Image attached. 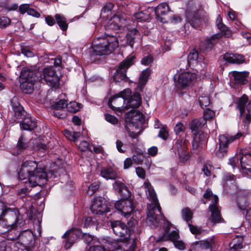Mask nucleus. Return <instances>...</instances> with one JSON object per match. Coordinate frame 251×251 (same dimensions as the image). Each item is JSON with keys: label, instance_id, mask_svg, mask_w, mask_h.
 <instances>
[{"label": "nucleus", "instance_id": "bf43d9fd", "mask_svg": "<svg viewBox=\"0 0 251 251\" xmlns=\"http://www.w3.org/2000/svg\"><path fill=\"white\" fill-rule=\"evenodd\" d=\"M53 115L59 118H64L65 117V114L62 110L53 109Z\"/></svg>", "mask_w": 251, "mask_h": 251}, {"label": "nucleus", "instance_id": "774afa93", "mask_svg": "<svg viewBox=\"0 0 251 251\" xmlns=\"http://www.w3.org/2000/svg\"><path fill=\"white\" fill-rule=\"evenodd\" d=\"M45 21L46 23L50 26L53 25L55 23L54 19L51 16H48L46 18Z\"/></svg>", "mask_w": 251, "mask_h": 251}, {"label": "nucleus", "instance_id": "338daca9", "mask_svg": "<svg viewBox=\"0 0 251 251\" xmlns=\"http://www.w3.org/2000/svg\"><path fill=\"white\" fill-rule=\"evenodd\" d=\"M34 148L36 150H38L41 152H44L46 150V146L43 144H38L34 146Z\"/></svg>", "mask_w": 251, "mask_h": 251}, {"label": "nucleus", "instance_id": "f704fd0d", "mask_svg": "<svg viewBox=\"0 0 251 251\" xmlns=\"http://www.w3.org/2000/svg\"><path fill=\"white\" fill-rule=\"evenodd\" d=\"M181 214L184 220L189 222L192 219L193 213L190 208L186 207L182 210Z\"/></svg>", "mask_w": 251, "mask_h": 251}, {"label": "nucleus", "instance_id": "423d86ee", "mask_svg": "<svg viewBox=\"0 0 251 251\" xmlns=\"http://www.w3.org/2000/svg\"><path fill=\"white\" fill-rule=\"evenodd\" d=\"M131 94V90L126 89L120 92L118 94L112 97L108 101L109 107L115 110L118 114L126 111L125 106H120L125 103L126 99Z\"/></svg>", "mask_w": 251, "mask_h": 251}, {"label": "nucleus", "instance_id": "20e7f679", "mask_svg": "<svg viewBox=\"0 0 251 251\" xmlns=\"http://www.w3.org/2000/svg\"><path fill=\"white\" fill-rule=\"evenodd\" d=\"M119 46L117 38L107 35L95 39L92 45L93 54L102 55L111 53Z\"/></svg>", "mask_w": 251, "mask_h": 251}, {"label": "nucleus", "instance_id": "6ab92c4d", "mask_svg": "<svg viewBox=\"0 0 251 251\" xmlns=\"http://www.w3.org/2000/svg\"><path fill=\"white\" fill-rule=\"evenodd\" d=\"M114 5L112 3H106L102 8L100 13V20H103L102 25L106 24L107 21L111 18L114 13L116 11L113 10Z\"/></svg>", "mask_w": 251, "mask_h": 251}, {"label": "nucleus", "instance_id": "052dcab7", "mask_svg": "<svg viewBox=\"0 0 251 251\" xmlns=\"http://www.w3.org/2000/svg\"><path fill=\"white\" fill-rule=\"evenodd\" d=\"M86 251H105V250L101 246H92L88 249H87Z\"/></svg>", "mask_w": 251, "mask_h": 251}, {"label": "nucleus", "instance_id": "39448f33", "mask_svg": "<svg viewBox=\"0 0 251 251\" xmlns=\"http://www.w3.org/2000/svg\"><path fill=\"white\" fill-rule=\"evenodd\" d=\"M39 73L27 68H24L20 75V87L25 93H31L35 81L38 79Z\"/></svg>", "mask_w": 251, "mask_h": 251}, {"label": "nucleus", "instance_id": "c756f323", "mask_svg": "<svg viewBox=\"0 0 251 251\" xmlns=\"http://www.w3.org/2000/svg\"><path fill=\"white\" fill-rule=\"evenodd\" d=\"M54 17L60 28L63 31L66 30L68 28L66 19L60 14H56Z\"/></svg>", "mask_w": 251, "mask_h": 251}, {"label": "nucleus", "instance_id": "5fc2aeb1", "mask_svg": "<svg viewBox=\"0 0 251 251\" xmlns=\"http://www.w3.org/2000/svg\"><path fill=\"white\" fill-rule=\"evenodd\" d=\"M10 23V20L6 17H2L0 18V26L5 27L8 25Z\"/></svg>", "mask_w": 251, "mask_h": 251}, {"label": "nucleus", "instance_id": "8fccbe9b", "mask_svg": "<svg viewBox=\"0 0 251 251\" xmlns=\"http://www.w3.org/2000/svg\"><path fill=\"white\" fill-rule=\"evenodd\" d=\"M78 148L81 151H86L89 150V143L85 141H83L80 143Z\"/></svg>", "mask_w": 251, "mask_h": 251}, {"label": "nucleus", "instance_id": "7ed1b4c3", "mask_svg": "<svg viewBox=\"0 0 251 251\" xmlns=\"http://www.w3.org/2000/svg\"><path fill=\"white\" fill-rule=\"evenodd\" d=\"M144 187L148 199L151 201V203L148 205V212L147 213V223L151 227L153 228L158 226L159 221L157 214H161V207L158 203L157 196L151 184L146 181Z\"/></svg>", "mask_w": 251, "mask_h": 251}, {"label": "nucleus", "instance_id": "4c0bfd02", "mask_svg": "<svg viewBox=\"0 0 251 251\" xmlns=\"http://www.w3.org/2000/svg\"><path fill=\"white\" fill-rule=\"evenodd\" d=\"M188 226L191 233L196 236L203 234L205 233V231L200 227L194 226L191 224H189Z\"/></svg>", "mask_w": 251, "mask_h": 251}, {"label": "nucleus", "instance_id": "79ce46f5", "mask_svg": "<svg viewBox=\"0 0 251 251\" xmlns=\"http://www.w3.org/2000/svg\"><path fill=\"white\" fill-rule=\"evenodd\" d=\"M215 112L212 110L209 109H207L204 111L203 113V117L202 118H204L206 121L208 119H211L215 116Z\"/></svg>", "mask_w": 251, "mask_h": 251}, {"label": "nucleus", "instance_id": "412c9836", "mask_svg": "<svg viewBox=\"0 0 251 251\" xmlns=\"http://www.w3.org/2000/svg\"><path fill=\"white\" fill-rule=\"evenodd\" d=\"M249 74V73L248 72H233V79L232 83L237 86L246 84L247 82V78L248 77Z\"/></svg>", "mask_w": 251, "mask_h": 251}, {"label": "nucleus", "instance_id": "f257e3e1", "mask_svg": "<svg viewBox=\"0 0 251 251\" xmlns=\"http://www.w3.org/2000/svg\"><path fill=\"white\" fill-rule=\"evenodd\" d=\"M49 173L47 175L44 168H40L35 161L26 160L24 162L19 172V177L20 179H26L32 187L42 185L50 177Z\"/></svg>", "mask_w": 251, "mask_h": 251}, {"label": "nucleus", "instance_id": "6e6d98bb", "mask_svg": "<svg viewBox=\"0 0 251 251\" xmlns=\"http://www.w3.org/2000/svg\"><path fill=\"white\" fill-rule=\"evenodd\" d=\"M184 129L185 127L183 126V125L181 123H177L174 128V130L176 134H178L179 132L184 131Z\"/></svg>", "mask_w": 251, "mask_h": 251}, {"label": "nucleus", "instance_id": "cd10ccee", "mask_svg": "<svg viewBox=\"0 0 251 251\" xmlns=\"http://www.w3.org/2000/svg\"><path fill=\"white\" fill-rule=\"evenodd\" d=\"M206 124V120L204 118H200L193 120L190 125L192 132L200 131L198 129Z\"/></svg>", "mask_w": 251, "mask_h": 251}, {"label": "nucleus", "instance_id": "bb28decb", "mask_svg": "<svg viewBox=\"0 0 251 251\" xmlns=\"http://www.w3.org/2000/svg\"><path fill=\"white\" fill-rule=\"evenodd\" d=\"M100 174L102 177L107 179H114L117 176L116 172L111 168H102Z\"/></svg>", "mask_w": 251, "mask_h": 251}, {"label": "nucleus", "instance_id": "393cba45", "mask_svg": "<svg viewBox=\"0 0 251 251\" xmlns=\"http://www.w3.org/2000/svg\"><path fill=\"white\" fill-rule=\"evenodd\" d=\"M216 24L223 35L227 38L231 36V31L222 23V19L220 15H219L217 18Z\"/></svg>", "mask_w": 251, "mask_h": 251}, {"label": "nucleus", "instance_id": "6e6552de", "mask_svg": "<svg viewBox=\"0 0 251 251\" xmlns=\"http://www.w3.org/2000/svg\"><path fill=\"white\" fill-rule=\"evenodd\" d=\"M125 24L124 14L120 11H116L107 23L104 25V27L106 29L118 31L122 29Z\"/></svg>", "mask_w": 251, "mask_h": 251}, {"label": "nucleus", "instance_id": "a18cd8bd", "mask_svg": "<svg viewBox=\"0 0 251 251\" xmlns=\"http://www.w3.org/2000/svg\"><path fill=\"white\" fill-rule=\"evenodd\" d=\"M153 61V58L152 57L149 55H147V56H146L145 57H144L142 60H141V63L143 64V65H150L151 64V63Z\"/></svg>", "mask_w": 251, "mask_h": 251}, {"label": "nucleus", "instance_id": "4468645a", "mask_svg": "<svg viewBox=\"0 0 251 251\" xmlns=\"http://www.w3.org/2000/svg\"><path fill=\"white\" fill-rule=\"evenodd\" d=\"M238 108L242 116L246 115L245 122L249 124L251 121V99L248 100L247 96L244 95L239 100Z\"/></svg>", "mask_w": 251, "mask_h": 251}, {"label": "nucleus", "instance_id": "49530a36", "mask_svg": "<svg viewBox=\"0 0 251 251\" xmlns=\"http://www.w3.org/2000/svg\"><path fill=\"white\" fill-rule=\"evenodd\" d=\"M179 238L178 232L176 230L172 231L168 235L169 239L173 242L178 240Z\"/></svg>", "mask_w": 251, "mask_h": 251}, {"label": "nucleus", "instance_id": "0e129e2a", "mask_svg": "<svg viewBox=\"0 0 251 251\" xmlns=\"http://www.w3.org/2000/svg\"><path fill=\"white\" fill-rule=\"evenodd\" d=\"M27 14L29 15H31L36 18H39L40 16V14L39 12L36 11L35 9L30 8L28 9Z\"/></svg>", "mask_w": 251, "mask_h": 251}, {"label": "nucleus", "instance_id": "c85d7f7f", "mask_svg": "<svg viewBox=\"0 0 251 251\" xmlns=\"http://www.w3.org/2000/svg\"><path fill=\"white\" fill-rule=\"evenodd\" d=\"M151 74V70L149 69H145L142 72L139 80V85L140 89H142L148 80Z\"/></svg>", "mask_w": 251, "mask_h": 251}, {"label": "nucleus", "instance_id": "b1692460", "mask_svg": "<svg viewBox=\"0 0 251 251\" xmlns=\"http://www.w3.org/2000/svg\"><path fill=\"white\" fill-rule=\"evenodd\" d=\"M192 132L194 134L192 147L194 149H197L205 142L206 136L201 131Z\"/></svg>", "mask_w": 251, "mask_h": 251}, {"label": "nucleus", "instance_id": "de8ad7c7", "mask_svg": "<svg viewBox=\"0 0 251 251\" xmlns=\"http://www.w3.org/2000/svg\"><path fill=\"white\" fill-rule=\"evenodd\" d=\"M99 185L97 183L93 184L88 187L87 194L89 195H92L98 189Z\"/></svg>", "mask_w": 251, "mask_h": 251}, {"label": "nucleus", "instance_id": "680f3d73", "mask_svg": "<svg viewBox=\"0 0 251 251\" xmlns=\"http://www.w3.org/2000/svg\"><path fill=\"white\" fill-rule=\"evenodd\" d=\"M94 220L91 217H88L85 219L84 226L86 227H91L94 224Z\"/></svg>", "mask_w": 251, "mask_h": 251}, {"label": "nucleus", "instance_id": "603ef678", "mask_svg": "<svg viewBox=\"0 0 251 251\" xmlns=\"http://www.w3.org/2000/svg\"><path fill=\"white\" fill-rule=\"evenodd\" d=\"M137 175L140 178H144L146 176L145 170L141 167H138L136 168Z\"/></svg>", "mask_w": 251, "mask_h": 251}, {"label": "nucleus", "instance_id": "f8f14e48", "mask_svg": "<svg viewBox=\"0 0 251 251\" xmlns=\"http://www.w3.org/2000/svg\"><path fill=\"white\" fill-rule=\"evenodd\" d=\"M135 58L134 55H129L125 60L120 64L113 76L114 80L116 82H120L126 78V71L130 66L133 64Z\"/></svg>", "mask_w": 251, "mask_h": 251}, {"label": "nucleus", "instance_id": "ea45409f", "mask_svg": "<svg viewBox=\"0 0 251 251\" xmlns=\"http://www.w3.org/2000/svg\"><path fill=\"white\" fill-rule=\"evenodd\" d=\"M199 102L201 107L203 108L204 107L209 105L210 103V100L207 96H201L199 98Z\"/></svg>", "mask_w": 251, "mask_h": 251}, {"label": "nucleus", "instance_id": "a211bd4d", "mask_svg": "<svg viewBox=\"0 0 251 251\" xmlns=\"http://www.w3.org/2000/svg\"><path fill=\"white\" fill-rule=\"evenodd\" d=\"M81 234L80 230L77 228L74 227L67 231L63 235V238L66 239L65 247L70 248Z\"/></svg>", "mask_w": 251, "mask_h": 251}, {"label": "nucleus", "instance_id": "72a5a7b5", "mask_svg": "<svg viewBox=\"0 0 251 251\" xmlns=\"http://www.w3.org/2000/svg\"><path fill=\"white\" fill-rule=\"evenodd\" d=\"M198 58V53L196 50H194L190 52L188 56V63L189 66L197 63Z\"/></svg>", "mask_w": 251, "mask_h": 251}, {"label": "nucleus", "instance_id": "7c9ffc66", "mask_svg": "<svg viewBox=\"0 0 251 251\" xmlns=\"http://www.w3.org/2000/svg\"><path fill=\"white\" fill-rule=\"evenodd\" d=\"M200 15L196 13L195 11L193 12H187L186 13V17L188 19V21L192 25V26L195 27V23L198 21L201 22V18L200 17Z\"/></svg>", "mask_w": 251, "mask_h": 251}, {"label": "nucleus", "instance_id": "2f4dec72", "mask_svg": "<svg viewBox=\"0 0 251 251\" xmlns=\"http://www.w3.org/2000/svg\"><path fill=\"white\" fill-rule=\"evenodd\" d=\"M25 138L23 136H21L19 139L17 145L16 147L17 151L13 152L14 154L18 155L20 154L27 148V145L25 143Z\"/></svg>", "mask_w": 251, "mask_h": 251}, {"label": "nucleus", "instance_id": "ddd939ff", "mask_svg": "<svg viewBox=\"0 0 251 251\" xmlns=\"http://www.w3.org/2000/svg\"><path fill=\"white\" fill-rule=\"evenodd\" d=\"M114 233L123 241H127L130 236L131 229H128L126 226L119 221L111 222Z\"/></svg>", "mask_w": 251, "mask_h": 251}, {"label": "nucleus", "instance_id": "a19ab883", "mask_svg": "<svg viewBox=\"0 0 251 251\" xmlns=\"http://www.w3.org/2000/svg\"><path fill=\"white\" fill-rule=\"evenodd\" d=\"M243 242V238L241 236H237L235 238H234L232 242L231 243V245H232V247L234 248H241V243Z\"/></svg>", "mask_w": 251, "mask_h": 251}, {"label": "nucleus", "instance_id": "1a4fd4ad", "mask_svg": "<svg viewBox=\"0 0 251 251\" xmlns=\"http://www.w3.org/2000/svg\"><path fill=\"white\" fill-rule=\"evenodd\" d=\"M196 79V75L195 73L183 72L175 75V85L179 89H183L190 85Z\"/></svg>", "mask_w": 251, "mask_h": 251}, {"label": "nucleus", "instance_id": "a878e982", "mask_svg": "<svg viewBox=\"0 0 251 251\" xmlns=\"http://www.w3.org/2000/svg\"><path fill=\"white\" fill-rule=\"evenodd\" d=\"M21 128L24 130H31L36 126V122L31 118H25L20 125Z\"/></svg>", "mask_w": 251, "mask_h": 251}, {"label": "nucleus", "instance_id": "13d9d810", "mask_svg": "<svg viewBox=\"0 0 251 251\" xmlns=\"http://www.w3.org/2000/svg\"><path fill=\"white\" fill-rule=\"evenodd\" d=\"M29 9V5L28 4H23L19 6V11L22 14L25 12L27 13Z\"/></svg>", "mask_w": 251, "mask_h": 251}, {"label": "nucleus", "instance_id": "69168bd1", "mask_svg": "<svg viewBox=\"0 0 251 251\" xmlns=\"http://www.w3.org/2000/svg\"><path fill=\"white\" fill-rule=\"evenodd\" d=\"M84 241L87 244H90L93 242V237L90 234H85L83 236Z\"/></svg>", "mask_w": 251, "mask_h": 251}, {"label": "nucleus", "instance_id": "0eeeda50", "mask_svg": "<svg viewBox=\"0 0 251 251\" xmlns=\"http://www.w3.org/2000/svg\"><path fill=\"white\" fill-rule=\"evenodd\" d=\"M240 164L242 169H245L251 174V152L247 150H241L236 156L230 159V164L234 167Z\"/></svg>", "mask_w": 251, "mask_h": 251}, {"label": "nucleus", "instance_id": "aec40b11", "mask_svg": "<svg viewBox=\"0 0 251 251\" xmlns=\"http://www.w3.org/2000/svg\"><path fill=\"white\" fill-rule=\"evenodd\" d=\"M126 102L125 107L126 110L129 108H136L138 107L141 103V98L138 93H135L133 95L131 94L126 99Z\"/></svg>", "mask_w": 251, "mask_h": 251}, {"label": "nucleus", "instance_id": "f03ea898", "mask_svg": "<svg viewBox=\"0 0 251 251\" xmlns=\"http://www.w3.org/2000/svg\"><path fill=\"white\" fill-rule=\"evenodd\" d=\"M114 189L117 191L122 197L115 203V208L125 217L130 214L134 209L132 201L129 198L131 193L125 184L120 180H116L113 183Z\"/></svg>", "mask_w": 251, "mask_h": 251}, {"label": "nucleus", "instance_id": "37998d69", "mask_svg": "<svg viewBox=\"0 0 251 251\" xmlns=\"http://www.w3.org/2000/svg\"><path fill=\"white\" fill-rule=\"evenodd\" d=\"M137 31L135 29L132 30L130 31V33L128 34L126 36L127 42L131 47H132L133 45L134 38L132 37V35L136 34Z\"/></svg>", "mask_w": 251, "mask_h": 251}, {"label": "nucleus", "instance_id": "4d7b16f0", "mask_svg": "<svg viewBox=\"0 0 251 251\" xmlns=\"http://www.w3.org/2000/svg\"><path fill=\"white\" fill-rule=\"evenodd\" d=\"M235 58L234 59V63L236 64H241L244 62V57L243 55L241 54H234Z\"/></svg>", "mask_w": 251, "mask_h": 251}, {"label": "nucleus", "instance_id": "f3484780", "mask_svg": "<svg viewBox=\"0 0 251 251\" xmlns=\"http://www.w3.org/2000/svg\"><path fill=\"white\" fill-rule=\"evenodd\" d=\"M91 210L96 214H102L109 211L108 205L104 198L99 197L95 199L92 202Z\"/></svg>", "mask_w": 251, "mask_h": 251}, {"label": "nucleus", "instance_id": "2eb2a0df", "mask_svg": "<svg viewBox=\"0 0 251 251\" xmlns=\"http://www.w3.org/2000/svg\"><path fill=\"white\" fill-rule=\"evenodd\" d=\"M6 212V223L4 225L6 229L8 230L14 229L18 226L21 227L23 225V221L19 219L16 211L7 209Z\"/></svg>", "mask_w": 251, "mask_h": 251}, {"label": "nucleus", "instance_id": "c9c22d12", "mask_svg": "<svg viewBox=\"0 0 251 251\" xmlns=\"http://www.w3.org/2000/svg\"><path fill=\"white\" fill-rule=\"evenodd\" d=\"M135 17L138 22L147 21L150 19L148 12L141 11L135 14Z\"/></svg>", "mask_w": 251, "mask_h": 251}, {"label": "nucleus", "instance_id": "4be33fe9", "mask_svg": "<svg viewBox=\"0 0 251 251\" xmlns=\"http://www.w3.org/2000/svg\"><path fill=\"white\" fill-rule=\"evenodd\" d=\"M170 11V7L167 3H160L154 9L156 19L160 22L166 23L167 21L162 16L167 14Z\"/></svg>", "mask_w": 251, "mask_h": 251}, {"label": "nucleus", "instance_id": "e433bc0d", "mask_svg": "<svg viewBox=\"0 0 251 251\" xmlns=\"http://www.w3.org/2000/svg\"><path fill=\"white\" fill-rule=\"evenodd\" d=\"M180 146H181L179 143L177 142V150L179 159L181 162H185L188 159L189 155L186 151H184L183 149L182 150L180 148H179V147H180Z\"/></svg>", "mask_w": 251, "mask_h": 251}, {"label": "nucleus", "instance_id": "473e14b6", "mask_svg": "<svg viewBox=\"0 0 251 251\" xmlns=\"http://www.w3.org/2000/svg\"><path fill=\"white\" fill-rule=\"evenodd\" d=\"M82 107L80 103L75 101H71L69 103L67 104V109L70 112L75 113L78 111Z\"/></svg>", "mask_w": 251, "mask_h": 251}, {"label": "nucleus", "instance_id": "5701e85b", "mask_svg": "<svg viewBox=\"0 0 251 251\" xmlns=\"http://www.w3.org/2000/svg\"><path fill=\"white\" fill-rule=\"evenodd\" d=\"M143 120V114L138 111L131 110L125 115V120L126 122L129 123V124L133 125L137 121L142 122Z\"/></svg>", "mask_w": 251, "mask_h": 251}, {"label": "nucleus", "instance_id": "09e8293b", "mask_svg": "<svg viewBox=\"0 0 251 251\" xmlns=\"http://www.w3.org/2000/svg\"><path fill=\"white\" fill-rule=\"evenodd\" d=\"M173 242L176 248L180 250H183L185 249V244L182 241L177 240Z\"/></svg>", "mask_w": 251, "mask_h": 251}, {"label": "nucleus", "instance_id": "864d4df0", "mask_svg": "<svg viewBox=\"0 0 251 251\" xmlns=\"http://www.w3.org/2000/svg\"><path fill=\"white\" fill-rule=\"evenodd\" d=\"M212 244L213 241L212 240H210V241L205 240L200 244V246L202 249H207L210 248Z\"/></svg>", "mask_w": 251, "mask_h": 251}, {"label": "nucleus", "instance_id": "9d476101", "mask_svg": "<svg viewBox=\"0 0 251 251\" xmlns=\"http://www.w3.org/2000/svg\"><path fill=\"white\" fill-rule=\"evenodd\" d=\"M243 135V134L239 132L235 135L230 137L225 135H220L219 137V149L216 152L217 155L219 157L224 156L227 151L228 146L235 140L239 139Z\"/></svg>", "mask_w": 251, "mask_h": 251}, {"label": "nucleus", "instance_id": "c03bdc74", "mask_svg": "<svg viewBox=\"0 0 251 251\" xmlns=\"http://www.w3.org/2000/svg\"><path fill=\"white\" fill-rule=\"evenodd\" d=\"M105 118L107 122L113 125L117 124L118 122V119L114 116L108 114L105 115Z\"/></svg>", "mask_w": 251, "mask_h": 251}, {"label": "nucleus", "instance_id": "9b49d317", "mask_svg": "<svg viewBox=\"0 0 251 251\" xmlns=\"http://www.w3.org/2000/svg\"><path fill=\"white\" fill-rule=\"evenodd\" d=\"M203 196L204 198L206 199H210V198H211L213 201V203L209 206V209L211 212V215L209 219L210 221L214 224L220 223L221 221L220 212L218 207L216 205V203H217L218 201V197L216 195H213L211 190L209 189L206 190Z\"/></svg>", "mask_w": 251, "mask_h": 251}, {"label": "nucleus", "instance_id": "e2e57ef3", "mask_svg": "<svg viewBox=\"0 0 251 251\" xmlns=\"http://www.w3.org/2000/svg\"><path fill=\"white\" fill-rule=\"evenodd\" d=\"M159 136L160 138L165 140L168 136V133L165 129H161L159 131Z\"/></svg>", "mask_w": 251, "mask_h": 251}, {"label": "nucleus", "instance_id": "3c124183", "mask_svg": "<svg viewBox=\"0 0 251 251\" xmlns=\"http://www.w3.org/2000/svg\"><path fill=\"white\" fill-rule=\"evenodd\" d=\"M235 55L234 54L232 53H226L224 56V58L226 61L228 62L234 63Z\"/></svg>", "mask_w": 251, "mask_h": 251}, {"label": "nucleus", "instance_id": "dca6fc26", "mask_svg": "<svg viewBox=\"0 0 251 251\" xmlns=\"http://www.w3.org/2000/svg\"><path fill=\"white\" fill-rule=\"evenodd\" d=\"M43 78L46 83L50 86L55 87L58 85L59 83V78L56 75L55 71L53 67L46 68L43 71ZM42 77L40 76L41 80Z\"/></svg>", "mask_w": 251, "mask_h": 251}, {"label": "nucleus", "instance_id": "58836bf2", "mask_svg": "<svg viewBox=\"0 0 251 251\" xmlns=\"http://www.w3.org/2000/svg\"><path fill=\"white\" fill-rule=\"evenodd\" d=\"M53 109L60 110L67 107L66 100H61L51 106Z\"/></svg>", "mask_w": 251, "mask_h": 251}]
</instances>
